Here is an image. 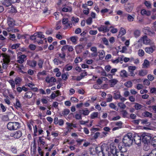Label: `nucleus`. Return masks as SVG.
<instances>
[{
	"label": "nucleus",
	"mask_w": 156,
	"mask_h": 156,
	"mask_svg": "<svg viewBox=\"0 0 156 156\" xmlns=\"http://www.w3.org/2000/svg\"><path fill=\"white\" fill-rule=\"evenodd\" d=\"M70 100L73 103L77 102L78 101V100L77 98L74 97H72L70 99Z\"/></svg>",
	"instance_id": "nucleus-63"
},
{
	"label": "nucleus",
	"mask_w": 156,
	"mask_h": 156,
	"mask_svg": "<svg viewBox=\"0 0 156 156\" xmlns=\"http://www.w3.org/2000/svg\"><path fill=\"white\" fill-rule=\"evenodd\" d=\"M126 33V30L125 29L122 27L120 28L118 37H121L122 36L124 35Z\"/></svg>",
	"instance_id": "nucleus-23"
},
{
	"label": "nucleus",
	"mask_w": 156,
	"mask_h": 156,
	"mask_svg": "<svg viewBox=\"0 0 156 156\" xmlns=\"http://www.w3.org/2000/svg\"><path fill=\"white\" fill-rule=\"evenodd\" d=\"M62 23L63 24L66 25V28H70L72 27V24L68 23V19L67 18H63Z\"/></svg>",
	"instance_id": "nucleus-11"
},
{
	"label": "nucleus",
	"mask_w": 156,
	"mask_h": 156,
	"mask_svg": "<svg viewBox=\"0 0 156 156\" xmlns=\"http://www.w3.org/2000/svg\"><path fill=\"white\" fill-rule=\"evenodd\" d=\"M113 93L114 98L115 100L119 99L121 95L120 92L119 91H115Z\"/></svg>",
	"instance_id": "nucleus-22"
},
{
	"label": "nucleus",
	"mask_w": 156,
	"mask_h": 156,
	"mask_svg": "<svg viewBox=\"0 0 156 156\" xmlns=\"http://www.w3.org/2000/svg\"><path fill=\"white\" fill-rule=\"evenodd\" d=\"M138 54L139 56H143L144 55V51L142 49H139L138 51Z\"/></svg>",
	"instance_id": "nucleus-53"
},
{
	"label": "nucleus",
	"mask_w": 156,
	"mask_h": 156,
	"mask_svg": "<svg viewBox=\"0 0 156 156\" xmlns=\"http://www.w3.org/2000/svg\"><path fill=\"white\" fill-rule=\"evenodd\" d=\"M26 57V56L24 55L19 56L18 57L19 59L17 60L18 62L21 64L23 63L24 61V59Z\"/></svg>",
	"instance_id": "nucleus-19"
},
{
	"label": "nucleus",
	"mask_w": 156,
	"mask_h": 156,
	"mask_svg": "<svg viewBox=\"0 0 156 156\" xmlns=\"http://www.w3.org/2000/svg\"><path fill=\"white\" fill-rule=\"evenodd\" d=\"M9 83L11 86V88L13 91L15 90V82L13 80H10L9 81Z\"/></svg>",
	"instance_id": "nucleus-30"
},
{
	"label": "nucleus",
	"mask_w": 156,
	"mask_h": 156,
	"mask_svg": "<svg viewBox=\"0 0 156 156\" xmlns=\"http://www.w3.org/2000/svg\"><path fill=\"white\" fill-rule=\"evenodd\" d=\"M108 98H107V102H110L112 101V96L111 94H108L107 95Z\"/></svg>",
	"instance_id": "nucleus-51"
},
{
	"label": "nucleus",
	"mask_w": 156,
	"mask_h": 156,
	"mask_svg": "<svg viewBox=\"0 0 156 156\" xmlns=\"http://www.w3.org/2000/svg\"><path fill=\"white\" fill-rule=\"evenodd\" d=\"M28 65L32 67H35L37 65V63L35 61L28 60L27 62Z\"/></svg>",
	"instance_id": "nucleus-26"
},
{
	"label": "nucleus",
	"mask_w": 156,
	"mask_h": 156,
	"mask_svg": "<svg viewBox=\"0 0 156 156\" xmlns=\"http://www.w3.org/2000/svg\"><path fill=\"white\" fill-rule=\"evenodd\" d=\"M7 24L9 27H14L15 25V21L14 20L10 17L7 18Z\"/></svg>",
	"instance_id": "nucleus-12"
},
{
	"label": "nucleus",
	"mask_w": 156,
	"mask_h": 156,
	"mask_svg": "<svg viewBox=\"0 0 156 156\" xmlns=\"http://www.w3.org/2000/svg\"><path fill=\"white\" fill-rule=\"evenodd\" d=\"M151 145L154 147H156V136L154 137L152 139Z\"/></svg>",
	"instance_id": "nucleus-43"
},
{
	"label": "nucleus",
	"mask_w": 156,
	"mask_h": 156,
	"mask_svg": "<svg viewBox=\"0 0 156 156\" xmlns=\"http://www.w3.org/2000/svg\"><path fill=\"white\" fill-rule=\"evenodd\" d=\"M122 122L121 121L115 122V126L117 127L119 129L122 128Z\"/></svg>",
	"instance_id": "nucleus-42"
},
{
	"label": "nucleus",
	"mask_w": 156,
	"mask_h": 156,
	"mask_svg": "<svg viewBox=\"0 0 156 156\" xmlns=\"http://www.w3.org/2000/svg\"><path fill=\"white\" fill-rule=\"evenodd\" d=\"M143 115L146 117L151 118L152 115V114L147 111H146L143 113Z\"/></svg>",
	"instance_id": "nucleus-41"
},
{
	"label": "nucleus",
	"mask_w": 156,
	"mask_h": 156,
	"mask_svg": "<svg viewBox=\"0 0 156 156\" xmlns=\"http://www.w3.org/2000/svg\"><path fill=\"white\" fill-rule=\"evenodd\" d=\"M143 32L145 34L150 35L154 34V32L151 31V29L148 27H144L143 29Z\"/></svg>",
	"instance_id": "nucleus-10"
},
{
	"label": "nucleus",
	"mask_w": 156,
	"mask_h": 156,
	"mask_svg": "<svg viewBox=\"0 0 156 156\" xmlns=\"http://www.w3.org/2000/svg\"><path fill=\"white\" fill-rule=\"evenodd\" d=\"M22 135V133L20 131H17L14 132L10 134V136L11 137H13L14 138L18 139Z\"/></svg>",
	"instance_id": "nucleus-8"
},
{
	"label": "nucleus",
	"mask_w": 156,
	"mask_h": 156,
	"mask_svg": "<svg viewBox=\"0 0 156 156\" xmlns=\"http://www.w3.org/2000/svg\"><path fill=\"white\" fill-rule=\"evenodd\" d=\"M0 154L2 156H11L9 154L6 153L0 149Z\"/></svg>",
	"instance_id": "nucleus-45"
},
{
	"label": "nucleus",
	"mask_w": 156,
	"mask_h": 156,
	"mask_svg": "<svg viewBox=\"0 0 156 156\" xmlns=\"http://www.w3.org/2000/svg\"><path fill=\"white\" fill-rule=\"evenodd\" d=\"M144 4L146 6L148 9L151 8V5L149 2L145 1Z\"/></svg>",
	"instance_id": "nucleus-57"
},
{
	"label": "nucleus",
	"mask_w": 156,
	"mask_h": 156,
	"mask_svg": "<svg viewBox=\"0 0 156 156\" xmlns=\"http://www.w3.org/2000/svg\"><path fill=\"white\" fill-rule=\"evenodd\" d=\"M21 81L22 79L19 77H17L14 79V81L16 85L20 84Z\"/></svg>",
	"instance_id": "nucleus-37"
},
{
	"label": "nucleus",
	"mask_w": 156,
	"mask_h": 156,
	"mask_svg": "<svg viewBox=\"0 0 156 156\" xmlns=\"http://www.w3.org/2000/svg\"><path fill=\"white\" fill-rule=\"evenodd\" d=\"M133 142V133H129L125 135L123 139V143L126 146H129Z\"/></svg>",
	"instance_id": "nucleus-2"
},
{
	"label": "nucleus",
	"mask_w": 156,
	"mask_h": 156,
	"mask_svg": "<svg viewBox=\"0 0 156 156\" xmlns=\"http://www.w3.org/2000/svg\"><path fill=\"white\" fill-rule=\"evenodd\" d=\"M98 29L100 32H103V33H105L109 30V29L108 28L107 26L103 25L98 27Z\"/></svg>",
	"instance_id": "nucleus-13"
},
{
	"label": "nucleus",
	"mask_w": 156,
	"mask_h": 156,
	"mask_svg": "<svg viewBox=\"0 0 156 156\" xmlns=\"http://www.w3.org/2000/svg\"><path fill=\"white\" fill-rule=\"evenodd\" d=\"M33 95V93L31 91H28L26 93L24 96V98L29 99L31 98Z\"/></svg>",
	"instance_id": "nucleus-25"
},
{
	"label": "nucleus",
	"mask_w": 156,
	"mask_h": 156,
	"mask_svg": "<svg viewBox=\"0 0 156 156\" xmlns=\"http://www.w3.org/2000/svg\"><path fill=\"white\" fill-rule=\"evenodd\" d=\"M112 62L114 64H117L119 62L121 63L123 62V59L122 57H118L115 59H112Z\"/></svg>",
	"instance_id": "nucleus-18"
},
{
	"label": "nucleus",
	"mask_w": 156,
	"mask_h": 156,
	"mask_svg": "<svg viewBox=\"0 0 156 156\" xmlns=\"http://www.w3.org/2000/svg\"><path fill=\"white\" fill-rule=\"evenodd\" d=\"M98 33L97 30H90L89 32V33L91 35H94Z\"/></svg>",
	"instance_id": "nucleus-60"
},
{
	"label": "nucleus",
	"mask_w": 156,
	"mask_h": 156,
	"mask_svg": "<svg viewBox=\"0 0 156 156\" xmlns=\"http://www.w3.org/2000/svg\"><path fill=\"white\" fill-rule=\"evenodd\" d=\"M38 131V127L37 125H35L34 127V135L35 136H37V133Z\"/></svg>",
	"instance_id": "nucleus-48"
},
{
	"label": "nucleus",
	"mask_w": 156,
	"mask_h": 156,
	"mask_svg": "<svg viewBox=\"0 0 156 156\" xmlns=\"http://www.w3.org/2000/svg\"><path fill=\"white\" fill-rule=\"evenodd\" d=\"M102 40L104 44L107 46L109 45L108 41L105 37H103L102 39Z\"/></svg>",
	"instance_id": "nucleus-58"
},
{
	"label": "nucleus",
	"mask_w": 156,
	"mask_h": 156,
	"mask_svg": "<svg viewBox=\"0 0 156 156\" xmlns=\"http://www.w3.org/2000/svg\"><path fill=\"white\" fill-rule=\"evenodd\" d=\"M0 106L2 110V112H4L6 111V108L2 104H0Z\"/></svg>",
	"instance_id": "nucleus-62"
},
{
	"label": "nucleus",
	"mask_w": 156,
	"mask_h": 156,
	"mask_svg": "<svg viewBox=\"0 0 156 156\" xmlns=\"http://www.w3.org/2000/svg\"><path fill=\"white\" fill-rule=\"evenodd\" d=\"M98 52L99 53V56L100 58V59H103L105 56V53L104 50H100Z\"/></svg>",
	"instance_id": "nucleus-32"
},
{
	"label": "nucleus",
	"mask_w": 156,
	"mask_h": 156,
	"mask_svg": "<svg viewBox=\"0 0 156 156\" xmlns=\"http://www.w3.org/2000/svg\"><path fill=\"white\" fill-rule=\"evenodd\" d=\"M141 14L143 16H149L151 15V12L148 10L147 11L145 9H143L141 11Z\"/></svg>",
	"instance_id": "nucleus-20"
},
{
	"label": "nucleus",
	"mask_w": 156,
	"mask_h": 156,
	"mask_svg": "<svg viewBox=\"0 0 156 156\" xmlns=\"http://www.w3.org/2000/svg\"><path fill=\"white\" fill-rule=\"evenodd\" d=\"M2 4L6 7H8L11 5V2L9 0H2L1 1Z\"/></svg>",
	"instance_id": "nucleus-21"
},
{
	"label": "nucleus",
	"mask_w": 156,
	"mask_h": 156,
	"mask_svg": "<svg viewBox=\"0 0 156 156\" xmlns=\"http://www.w3.org/2000/svg\"><path fill=\"white\" fill-rule=\"evenodd\" d=\"M98 113L97 112H94L90 115V118L91 119H94L98 117Z\"/></svg>",
	"instance_id": "nucleus-39"
},
{
	"label": "nucleus",
	"mask_w": 156,
	"mask_h": 156,
	"mask_svg": "<svg viewBox=\"0 0 156 156\" xmlns=\"http://www.w3.org/2000/svg\"><path fill=\"white\" fill-rule=\"evenodd\" d=\"M141 134L142 140L143 142L146 144L149 142L151 139V137L149 134L144 133Z\"/></svg>",
	"instance_id": "nucleus-6"
},
{
	"label": "nucleus",
	"mask_w": 156,
	"mask_h": 156,
	"mask_svg": "<svg viewBox=\"0 0 156 156\" xmlns=\"http://www.w3.org/2000/svg\"><path fill=\"white\" fill-rule=\"evenodd\" d=\"M133 34L135 38H137L140 35V32L138 30H136L134 31Z\"/></svg>",
	"instance_id": "nucleus-35"
},
{
	"label": "nucleus",
	"mask_w": 156,
	"mask_h": 156,
	"mask_svg": "<svg viewBox=\"0 0 156 156\" xmlns=\"http://www.w3.org/2000/svg\"><path fill=\"white\" fill-rule=\"evenodd\" d=\"M34 35L36 36L37 38H39L41 39L44 38V35L42 34L41 32L34 33Z\"/></svg>",
	"instance_id": "nucleus-33"
},
{
	"label": "nucleus",
	"mask_w": 156,
	"mask_h": 156,
	"mask_svg": "<svg viewBox=\"0 0 156 156\" xmlns=\"http://www.w3.org/2000/svg\"><path fill=\"white\" fill-rule=\"evenodd\" d=\"M134 107L136 110H138L140 109L143 107V106L141 105L136 103H135Z\"/></svg>",
	"instance_id": "nucleus-34"
},
{
	"label": "nucleus",
	"mask_w": 156,
	"mask_h": 156,
	"mask_svg": "<svg viewBox=\"0 0 156 156\" xmlns=\"http://www.w3.org/2000/svg\"><path fill=\"white\" fill-rule=\"evenodd\" d=\"M74 117L77 120H80L82 119V116L81 114L76 113L74 116Z\"/></svg>",
	"instance_id": "nucleus-49"
},
{
	"label": "nucleus",
	"mask_w": 156,
	"mask_h": 156,
	"mask_svg": "<svg viewBox=\"0 0 156 156\" xmlns=\"http://www.w3.org/2000/svg\"><path fill=\"white\" fill-rule=\"evenodd\" d=\"M121 76L122 77H127V75L126 71L124 70H121L120 73Z\"/></svg>",
	"instance_id": "nucleus-40"
},
{
	"label": "nucleus",
	"mask_w": 156,
	"mask_h": 156,
	"mask_svg": "<svg viewBox=\"0 0 156 156\" xmlns=\"http://www.w3.org/2000/svg\"><path fill=\"white\" fill-rule=\"evenodd\" d=\"M4 101L5 103L8 105H9L11 104L10 100L8 98H6L4 99Z\"/></svg>",
	"instance_id": "nucleus-61"
},
{
	"label": "nucleus",
	"mask_w": 156,
	"mask_h": 156,
	"mask_svg": "<svg viewBox=\"0 0 156 156\" xmlns=\"http://www.w3.org/2000/svg\"><path fill=\"white\" fill-rule=\"evenodd\" d=\"M123 143H119V151H117L116 144L112 143L109 145L103 144L95 148L96 152L98 156H128L126 146L122 145Z\"/></svg>",
	"instance_id": "nucleus-1"
},
{
	"label": "nucleus",
	"mask_w": 156,
	"mask_h": 156,
	"mask_svg": "<svg viewBox=\"0 0 156 156\" xmlns=\"http://www.w3.org/2000/svg\"><path fill=\"white\" fill-rule=\"evenodd\" d=\"M7 129L10 130H15L20 127V124L17 122H10L7 125Z\"/></svg>",
	"instance_id": "nucleus-3"
},
{
	"label": "nucleus",
	"mask_w": 156,
	"mask_h": 156,
	"mask_svg": "<svg viewBox=\"0 0 156 156\" xmlns=\"http://www.w3.org/2000/svg\"><path fill=\"white\" fill-rule=\"evenodd\" d=\"M11 151L14 154H16L17 152V149L16 147H12L11 148Z\"/></svg>",
	"instance_id": "nucleus-64"
},
{
	"label": "nucleus",
	"mask_w": 156,
	"mask_h": 156,
	"mask_svg": "<svg viewBox=\"0 0 156 156\" xmlns=\"http://www.w3.org/2000/svg\"><path fill=\"white\" fill-rule=\"evenodd\" d=\"M44 62V61L41 59H40L38 62V66H39V67L40 68H41L42 67V65L43 64V63Z\"/></svg>",
	"instance_id": "nucleus-47"
},
{
	"label": "nucleus",
	"mask_w": 156,
	"mask_h": 156,
	"mask_svg": "<svg viewBox=\"0 0 156 156\" xmlns=\"http://www.w3.org/2000/svg\"><path fill=\"white\" fill-rule=\"evenodd\" d=\"M53 61L54 64L56 65H58L59 64H61L62 63H63L62 61L60 60L58 58H55L53 60Z\"/></svg>",
	"instance_id": "nucleus-31"
},
{
	"label": "nucleus",
	"mask_w": 156,
	"mask_h": 156,
	"mask_svg": "<svg viewBox=\"0 0 156 156\" xmlns=\"http://www.w3.org/2000/svg\"><path fill=\"white\" fill-rule=\"evenodd\" d=\"M141 39L142 40L144 44L146 45H151L153 43L151 41L146 35H144L143 37L141 38Z\"/></svg>",
	"instance_id": "nucleus-7"
},
{
	"label": "nucleus",
	"mask_w": 156,
	"mask_h": 156,
	"mask_svg": "<svg viewBox=\"0 0 156 156\" xmlns=\"http://www.w3.org/2000/svg\"><path fill=\"white\" fill-rule=\"evenodd\" d=\"M61 22L60 21H58L56 23V29L57 30L60 29L61 28Z\"/></svg>",
	"instance_id": "nucleus-59"
},
{
	"label": "nucleus",
	"mask_w": 156,
	"mask_h": 156,
	"mask_svg": "<svg viewBox=\"0 0 156 156\" xmlns=\"http://www.w3.org/2000/svg\"><path fill=\"white\" fill-rule=\"evenodd\" d=\"M125 85L128 87H131L132 86V83L130 81H127L125 83Z\"/></svg>",
	"instance_id": "nucleus-50"
},
{
	"label": "nucleus",
	"mask_w": 156,
	"mask_h": 156,
	"mask_svg": "<svg viewBox=\"0 0 156 156\" xmlns=\"http://www.w3.org/2000/svg\"><path fill=\"white\" fill-rule=\"evenodd\" d=\"M72 7L68 6L66 5H65L62 9V11L65 12H70L72 11Z\"/></svg>",
	"instance_id": "nucleus-16"
},
{
	"label": "nucleus",
	"mask_w": 156,
	"mask_h": 156,
	"mask_svg": "<svg viewBox=\"0 0 156 156\" xmlns=\"http://www.w3.org/2000/svg\"><path fill=\"white\" fill-rule=\"evenodd\" d=\"M155 49L156 47L154 45L151 47H146L145 48V51L147 53L150 54L152 53Z\"/></svg>",
	"instance_id": "nucleus-9"
},
{
	"label": "nucleus",
	"mask_w": 156,
	"mask_h": 156,
	"mask_svg": "<svg viewBox=\"0 0 156 156\" xmlns=\"http://www.w3.org/2000/svg\"><path fill=\"white\" fill-rule=\"evenodd\" d=\"M148 155L149 156H156V148L152 150L151 152Z\"/></svg>",
	"instance_id": "nucleus-52"
},
{
	"label": "nucleus",
	"mask_w": 156,
	"mask_h": 156,
	"mask_svg": "<svg viewBox=\"0 0 156 156\" xmlns=\"http://www.w3.org/2000/svg\"><path fill=\"white\" fill-rule=\"evenodd\" d=\"M108 81L110 87H114L118 82L116 79H112L108 80Z\"/></svg>",
	"instance_id": "nucleus-14"
},
{
	"label": "nucleus",
	"mask_w": 156,
	"mask_h": 156,
	"mask_svg": "<svg viewBox=\"0 0 156 156\" xmlns=\"http://www.w3.org/2000/svg\"><path fill=\"white\" fill-rule=\"evenodd\" d=\"M141 140H142L141 134L140 135L137 133L133 134V140H134L136 144L139 146L141 143Z\"/></svg>",
	"instance_id": "nucleus-5"
},
{
	"label": "nucleus",
	"mask_w": 156,
	"mask_h": 156,
	"mask_svg": "<svg viewBox=\"0 0 156 156\" xmlns=\"http://www.w3.org/2000/svg\"><path fill=\"white\" fill-rule=\"evenodd\" d=\"M92 21V19L91 17H89L86 21L88 25H90Z\"/></svg>",
	"instance_id": "nucleus-55"
},
{
	"label": "nucleus",
	"mask_w": 156,
	"mask_h": 156,
	"mask_svg": "<svg viewBox=\"0 0 156 156\" xmlns=\"http://www.w3.org/2000/svg\"><path fill=\"white\" fill-rule=\"evenodd\" d=\"M147 72L146 70H141L139 71L138 74L140 76H143L147 75Z\"/></svg>",
	"instance_id": "nucleus-29"
},
{
	"label": "nucleus",
	"mask_w": 156,
	"mask_h": 156,
	"mask_svg": "<svg viewBox=\"0 0 156 156\" xmlns=\"http://www.w3.org/2000/svg\"><path fill=\"white\" fill-rule=\"evenodd\" d=\"M100 132H97L92 135V137L94 139H96L100 136Z\"/></svg>",
	"instance_id": "nucleus-46"
},
{
	"label": "nucleus",
	"mask_w": 156,
	"mask_h": 156,
	"mask_svg": "<svg viewBox=\"0 0 156 156\" xmlns=\"http://www.w3.org/2000/svg\"><path fill=\"white\" fill-rule=\"evenodd\" d=\"M2 56L3 58V63L2 64V67L4 69H6L10 61V57L5 54H2Z\"/></svg>",
	"instance_id": "nucleus-4"
},
{
	"label": "nucleus",
	"mask_w": 156,
	"mask_h": 156,
	"mask_svg": "<svg viewBox=\"0 0 156 156\" xmlns=\"http://www.w3.org/2000/svg\"><path fill=\"white\" fill-rule=\"evenodd\" d=\"M46 75V71H43L42 72H39L37 74V76L38 78L42 80L43 79V76L44 75Z\"/></svg>",
	"instance_id": "nucleus-24"
},
{
	"label": "nucleus",
	"mask_w": 156,
	"mask_h": 156,
	"mask_svg": "<svg viewBox=\"0 0 156 156\" xmlns=\"http://www.w3.org/2000/svg\"><path fill=\"white\" fill-rule=\"evenodd\" d=\"M79 20V18L77 17L73 16L70 19L71 21L72 22L71 23L75 25L78 22Z\"/></svg>",
	"instance_id": "nucleus-15"
},
{
	"label": "nucleus",
	"mask_w": 156,
	"mask_h": 156,
	"mask_svg": "<svg viewBox=\"0 0 156 156\" xmlns=\"http://www.w3.org/2000/svg\"><path fill=\"white\" fill-rule=\"evenodd\" d=\"M30 39L32 40H34L35 42H37L39 44H42L43 43V41L41 40H39L38 41H37V39L36 36L34 35V34L33 35H32L30 37Z\"/></svg>",
	"instance_id": "nucleus-27"
},
{
	"label": "nucleus",
	"mask_w": 156,
	"mask_h": 156,
	"mask_svg": "<svg viewBox=\"0 0 156 156\" xmlns=\"http://www.w3.org/2000/svg\"><path fill=\"white\" fill-rule=\"evenodd\" d=\"M14 106L16 109H18L21 107V105L18 99H16V102L14 104Z\"/></svg>",
	"instance_id": "nucleus-28"
},
{
	"label": "nucleus",
	"mask_w": 156,
	"mask_h": 156,
	"mask_svg": "<svg viewBox=\"0 0 156 156\" xmlns=\"http://www.w3.org/2000/svg\"><path fill=\"white\" fill-rule=\"evenodd\" d=\"M117 105L118 106L122 109H125L126 108V105L123 103L119 102Z\"/></svg>",
	"instance_id": "nucleus-44"
},
{
	"label": "nucleus",
	"mask_w": 156,
	"mask_h": 156,
	"mask_svg": "<svg viewBox=\"0 0 156 156\" xmlns=\"http://www.w3.org/2000/svg\"><path fill=\"white\" fill-rule=\"evenodd\" d=\"M70 112V110L68 109H65L62 112V114L64 115H68Z\"/></svg>",
	"instance_id": "nucleus-54"
},
{
	"label": "nucleus",
	"mask_w": 156,
	"mask_h": 156,
	"mask_svg": "<svg viewBox=\"0 0 156 156\" xmlns=\"http://www.w3.org/2000/svg\"><path fill=\"white\" fill-rule=\"evenodd\" d=\"M149 62L147 59L145 60L143 64V66L144 67V68H147L149 66Z\"/></svg>",
	"instance_id": "nucleus-36"
},
{
	"label": "nucleus",
	"mask_w": 156,
	"mask_h": 156,
	"mask_svg": "<svg viewBox=\"0 0 156 156\" xmlns=\"http://www.w3.org/2000/svg\"><path fill=\"white\" fill-rule=\"evenodd\" d=\"M82 114L84 115H89L90 111L88 108H85L82 110Z\"/></svg>",
	"instance_id": "nucleus-38"
},
{
	"label": "nucleus",
	"mask_w": 156,
	"mask_h": 156,
	"mask_svg": "<svg viewBox=\"0 0 156 156\" xmlns=\"http://www.w3.org/2000/svg\"><path fill=\"white\" fill-rule=\"evenodd\" d=\"M20 45V44H16L12 45L11 48L12 49H16L19 47Z\"/></svg>",
	"instance_id": "nucleus-56"
},
{
	"label": "nucleus",
	"mask_w": 156,
	"mask_h": 156,
	"mask_svg": "<svg viewBox=\"0 0 156 156\" xmlns=\"http://www.w3.org/2000/svg\"><path fill=\"white\" fill-rule=\"evenodd\" d=\"M129 72L130 73V76H133L135 75L134 74V71L136 69V67L135 66H130L128 67Z\"/></svg>",
	"instance_id": "nucleus-17"
}]
</instances>
